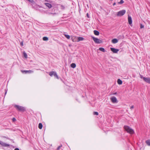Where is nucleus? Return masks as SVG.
<instances>
[{
    "mask_svg": "<svg viewBox=\"0 0 150 150\" xmlns=\"http://www.w3.org/2000/svg\"><path fill=\"white\" fill-rule=\"evenodd\" d=\"M124 128L125 130L128 133L130 134H133L134 132V131L132 129L130 128L129 126H125L124 127Z\"/></svg>",
    "mask_w": 150,
    "mask_h": 150,
    "instance_id": "1",
    "label": "nucleus"
},
{
    "mask_svg": "<svg viewBox=\"0 0 150 150\" xmlns=\"http://www.w3.org/2000/svg\"><path fill=\"white\" fill-rule=\"evenodd\" d=\"M14 106L18 111H23L25 110V108L23 107L17 105H15Z\"/></svg>",
    "mask_w": 150,
    "mask_h": 150,
    "instance_id": "2",
    "label": "nucleus"
},
{
    "mask_svg": "<svg viewBox=\"0 0 150 150\" xmlns=\"http://www.w3.org/2000/svg\"><path fill=\"white\" fill-rule=\"evenodd\" d=\"M126 11L125 10H122L117 13V16H123L125 13Z\"/></svg>",
    "mask_w": 150,
    "mask_h": 150,
    "instance_id": "3",
    "label": "nucleus"
},
{
    "mask_svg": "<svg viewBox=\"0 0 150 150\" xmlns=\"http://www.w3.org/2000/svg\"><path fill=\"white\" fill-rule=\"evenodd\" d=\"M92 38L94 42L96 43L99 44L102 42V41L100 39H99L93 37H92Z\"/></svg>",
    "mask_w": 150,
    "mask_h": 150,
    "instance_id": "4",
    "label": "nucleus"
},
{
    "mask_svg": "<svg viewBox=\"0 0 150 150\" xmlns=\"http://www.w3.org/2000/svg\"><path fill=\"white\" fill-rule=\"evenodd\" d=\"M0 144L2 146L5 147H9L10 146L9 144H6L1 141H0Z\"/></svg>",
    "mask_w": 150,
    "mask_h": 150,
    "instance_id": "5",
    "label": "nucleus"
},
{
    "mask_svg": "<svg viewBox=\"0 0 150 150\" xmlns=\"http://www.w3.org/2000/svg\"><path fill=\"white\" fill-rule=\"evenodd\" d=\"M49 75L51 76H52L53 75H54L55 77H56L57 79H59V77L57 75V73L56 72L52 71L51 72H50V74Z\"/></svg>",
    "mask_w": 150,
    "mask_h": 150,
    "instance_id": "6",
    "label": "nucleus"
},
{
    "mask_svg": "<svg viewBox=\"0 0 150 150\" xmlns=\"http://www.w3.org/2000/svg\"><path fill=\"white\" fill-rule=\"evenodd\" d=\"M110 100L113 103H117L118 101L117 100V98L115 97L114 96H113L112 97H111L110 98Z\"/></svg>",
    "mask_w": 150,
    "mask_h": 150,
    "instance_id": "7",
    "label": "nucleus"
},
{
    "mask_svg": "<svg viewBox=\"0 0 150 150\" xmlns=\"http://www.w3.org/2000/svg\"><path fill=\"white\" fill-rule=\"evenodd\" d=\"M110 50L113 53H117V52L119 51V49H115V48H111Z\"/></svg>",
    "mask_w": 150,
    "mask_h": 150,
    "instance_id": "8",
    "label": "nucleus"
},
{
    "mask_svg": "<svg viewBox=\"0 0 150 150\" xmlns=\"http://www.w3.org/2000/svg\"><path fill=\"white\" fill-rule=\"evenodd\" d=\"M21 72L23 73H32L33 72V71L32 70H21Z\"/></svg>",
    "mask_w": 150,
    "mask_h": 150,
    "instance_id": "9",
    "label": "nucleus"
},
{
    "mask_svg": "<svg viewBox=\"0 0 150 150\" xmlns=\"http://www.w3.org/2000/svg\"><path fill=\"white\" fill-rule=\"evenodd\" d=\"M128 21L129 25H131L132 23V19L130 16H128Z\"/></svg>",
    "mask_w": 150,
    "mask_h": 150,
    "instance_id": "10",
    "label": "nucleus"
},
{
    "mask_svg": "<svg viewBox=\"0 0 150 150\" xmlns=\"http://www.w3.org/2000/svg\"><path fill=\"white\" fill-rule=\"evenodd\" d=\"M144 81L146 82L150 83V78H144Z\"/></svg>",
    "mask_w": 150,
    "mask_h": 150,
    "instance_id": "11",
    "label": "nucleus"
},
{
    "mask_svg": "<svg viewBox=\"0 0 150 150\" xmlns=\"http://www.w3.org/2000/svg\"><path fill=\"white\" fill-rule=\"evenodd\" d=\"M44 4L49 8H51L52 6L49 3H45Z\"/></svg>",
    "mask_w": 150,
    "mask_h": 150,
    "instance_id": "12",
    "label": "nucleus"
},
{
    "mask_svg": "<svg viewBox=\"0 0 150 150\" xmlns=\"http://www.w3.org/2000/svg\"><path fill=\"white\" fill-rule=\"evenodd\" d=\"M77 42L83 40L84 39L83 38L81 37H77Z\"/></svg>",
    "mask_w": 150,
    "mask_h": 150,
    "instance_id": "13",
    "label": "nucleus"
},
{
    "mask_svg": "<svg viewBox=\"0 0 150 150\" xmlns=\"http://www.w3.org/2000/svg\"><path fill=\"white\" fill-rule=\"evenodd\" d=\"M118 42V40L116 39H114L112 40V42L113 44L117 43Z\"/></svg>",
    "mask_w": 150,
    "mask_h": 150,
    "instance_id": "14",
    "label": "nucleus"
},
{
    "mask_svg": "<svg viewBox=\"0 0 150 150\" xmlns=\"http://www.w3.org/2000/svg\"><path fill=\"white\" fill-rule=\"evenodd\" d=\"M77 38V37L74 36H71V39L72 41L74 42H76V38Z\"/></svg>",
    "mask_w": 150,
    "mask_h": 150,
    "instance_id": "15",
    "label": "nucleus"
},
{
    "mask_svg": "<svg viewBox=\"0 0 150 150\" xmlns=\"http://www.w3.org/2000/svg\"><path fill=\"white\" fill-rule=\"evenodd\" d=\"M94 33L95 35H98L99 34V32L96 30H95L94 31Z\"/></svg>",
    "mask_w": 150,
    "mask_h": 150,
    "instance_id": "16",
    "label": "nucleus"
},
{
    "mask_svg": "<svg viewBox=\"0 0 150 150\" xmlns=\"http://www.w3.org/2000/svg\"><path fill=\"white\" fill-rule=\"evenodd\" d=\"M117 82L120 85L122 84V81L120 79H118L117 80Z\"/></svg>",
    "mask_w": 150,
    "mask_h": 150,
    "instance_id": "17",
    "label": "nucleus"
},
{
    "mask_svg": "<svg viewBox=\"0 0 150 150\" xmlns=\"http://www.w3.org/2000/svg\"><path fill=\"white\" fill-rule=\"evenodd\" d=\"M42 123H39L38 125V127L39 128L41 129H42Z\"/></svg>",
    "mask_w": 150,
    "mask_h": 150,
    "instance_id": "18",
    "label": "nucleus"
},
{
    "mask_svg": "<svg viewBox=\"0 0 150 150\" xmlns=\"http://www.w3.org/2000/svg\"><path fill=\"white\" fill-rule=\"evenodd\" d=\"M71 66L73 68H75L76 67V65L75 63H72L71 64Z\"/></svg>",
    "mask_w": 150,
    "mask_h": 150,
    "instance_id": "19",
    "label": "nucleus"
},
{
    "mask_svg": "<svg viewBox=\"0 0 150 150\" xmlns=\"http://www.w3.org/2000/svg\"><path fill=\"white\" fill-rule=\"evenodd\" d=\"M99 50L100 51H101L103 52H105V49L103 47H100L99 48Z\"/></svg>",
    "mask_w": 150,
    "mask_h": 150,
    "instance_id": "20",
    "label": "nucleus"
},
{
    "mask_svg": "<svg viewBox=\"0 0 150 150\" xmlns=\"http://www.w3.org/2000/svg\"><path fill=\"white\" fill-rule=\"evenodd\" d=\"M64 36L67 39H69L70 38V36L66 34H64Z\"/></svg>",
    "mask_w": 150,
    "mask_h": 150,
    "instance_id": "21",
    "label": "nucleus"
},
{
    "mask_svg": "<svg viewBox=\"0 0 150 150\" xmlns=\"http://www.w3.org/2000/svg\"><path fill=\"white\" fill-rule=\"evenodd\" d=\"M43 40L44 41H47L48 40V39L47 37H44L43 38Z\"/></svg>",
    "mask_w": 150,
    "mask_h": 150,
    "instance_id": "22",
    "label": "nucleus"
},
{
    "mask_svg": "<svg viewBox=\"0 0 150 150\" xmlns=\"http://www.w3.org/2000/svg\"><path fill=\"white\" fill-rule=\"evenodd\" d=\"M23 54L24 56L25 57V58H27V54L25 52H24L23 53Z\"/></svg>",
    "mask_w": 150,
    "mask_h": 150,
    "instance_id": "23",
    "label": "nucleus"
},
{
    "mask_svg": "<svg viewBox=\"0 0 150 150\" xmlns=\"http://www.w3.org/2000/svg\"><path fill=\"white\" fill-rule=\"evenodd\" d=\"M146 143L149 146H150V140H148L146 141Z\"/></svg>",
    "mask_w": 150,
    "mask_h": 150,
    "instance_id": "24",
    "label": "nucleus"
},
{
    "mask_svg": "<svg viewBox=\"0 0 150 150\" xmlns=\"http://www.w3.org/2000/svg\"><path fill=\"white\" fill-rule=\"evenodd\" d=\"M124 2V1L123 0H121L120 1L118 2V4H122Z\"/></svg>",
    "mask_w": 150,
    "mask_h": 150,
    "instance_id": "25",
    "label": "nucleus"
},
{
    "mask_svg": "<svg viewBox=\"0 0 150 150\" xmlns=\"http://www.w3.org/2000/svg\"><path fill=\"white\" fill-rule=\"evenodd\" d=\"M93 114L94 115H98V112H93Z\"/></svg>",
    "mask_w": 150,
    "mask_h": 150,
    "instance_id": "26",
    "label": "nucleus"
},
{
    "mask_svg": "<svg viewBox=\"0 0 150 150\" xmlns=\"http://www.w3.org/2000/svg\"><path fill=\"white\" fill-rule=\"evenodd\" d=\"M61 8L62 9H64L65 8V7L61 5Z\"/></svg>",
    "mask_w": 150,
    "mask_h": 150,
    "instance_id": "27",
    "label": "nucleus"
},
{
    "mask_svg": "<svg viewBox=\"0 0 150 150\" xmlns=\"http://www.w3.org/2000/svg\"><path fill=\"white\" fill-rule=\"evenodd\" d=\"M140 78L141 79H143L144 80V78H146V77H144L140 75Z\"/></svg>",
    "mask_w": 150,
    "mask_h": 150,
    "instance_id": "28",
    "label": "nucleus"
},
{
    "mask_svg": "<svg viewBox=\"0 0 150 150\" xmlns=\"http://www.w3.org/2000/svg\"><path fill=\"white\" fill-rule=\"evenodd\" d=\"M28 1H29L31 2V3H34V1H33V0H27Z\"/></svg>",
    "mask_w": 150,
    "mask_h": 150,
    "instance_id": "29",
    "label": "nucleus"
},
{
    "mask_svg": "<svg viewBox=\"0 0 150 150\" xmlns=\"http://www.w3.org/2000/svg\"><path fill=\"white\" fill-rule=\"evenodd\" d=\"M144 26L142 24H141L140 25V28H144Z\"/></svg>",
    "mask_w": 150,
    "mask_h": 150,
    "instance_id": "30",
    "label": "nucleus"
},
{
    "mask_svg": "<svg viewBox=\"0 0 150 150\" xmlns=\"http://www.w3.org/2000/svg\"><path fill=\"white\" fill-rule=\"evenodd\" d=\"M20 44L22 46H23V41H22V42H21Z\"/></svg>",
    "mask_w": 150,
    "mask_h": 150,
    "instance_id": "31",
    "label": "nucleus"
},
{
    "mask_svg": "<svg viewBox=\"0 0 150 150\" xmlns=\"http://www.w3.org/2000/svg\"><path fill=\"white\" fill-rule=\"evenodd\" d=\"M12 120L13 121H14L16 120V119L15 118H13L12 119Z\"/></svg>",
    "mask_w": 150,
    "mask_h": 150,
    "instance_id": "32",
    "label": "nucleus"
},
{
    "mask_svg": "<svg viewBox=\"0 0 150 150\" xmlns=\"http://www.w3.org/2000/svg\"><path fill=\"white\" fill-rule=\"evenodd\" d=\"M134 108V106L133 105H132V106H131V107L130 108V109H133V108Z\"/></svg>",
    "mask_w": 150,
    "mask_h": 150,
    "instance_id": "33",
    "label": "nucleus"
},
{
    "mask_svg": "<svg viewBox=\"0 0 150 150\" xmlns=\"http://www.w3.org/2000/svg\"><path fill=\"white\" fill-rule=\"evenodd\" d=\"M61 147V146H58L57 148V150H59V149L60 148V147Z\"/></svg>",
    "mask_w": 150,
    "mask_h": 150,
    "instance_id": "34",
    "label": "nucleus"
},
{
    "mask_svg": "<svg viewBox=\"0 0 150 150\" xmlns=\"http://www.w3.org/2000/svg\"><path fill=\"white\" fill-rule=\"evenodd\" d=\"M87 16L88 18H89V15L88 13H87Z\"/></svg>",
    "mask_w": 150,
    "mask_h": 150,
    "instance_id": "35",
    "label": "nucleus"
},
{
    "mask_svg": "<svg viewBox=\"0 0 150 150\" xmlns=\"http://www.w3.org/2000/svg\"><path fill=\"white\" fill-rule=\"evenodd\" d=\"M14 150H19V149L18 148H15V149H14Z\"/></svg>",
    "mask_w": 150,
    "mask_h": 150,
    "instance_id": "36",
    "label": "nucleus"
},
{
    "mask_svg": "<svg viewBox=\"0 0 150 150\" xmlns=\"http://www.w3.org/2000/svg\"><path fill=\"white\" fill-rule=\"evenodd\" d=\"M115 4H116L115 3H114L113 4V5H114H114H115Z\"/></svg>",
    "mask_w": 150,
    "mask_h": 150,
    "instance_id": "37",
    "label": "nucleus"
},
{
    "mask_svg": "<svg viewBox=\"0 0 150 150\" xmlns=\"http://www.w3.org/2000/svg\"><path fill=\"white\" fill-rule=\"evenodd\" d=\"M49 14H52L53 13H49Z\"/></svg>",
    "mask_w": 150,
    "mask_h": 150,
    "instance_id": "38",
    "label": "nucleus"
},
{
    "mask_svg": "<svg viewBox=\"0 0 150 150\" xmlns=\"http://www.w3.org/2000/svg\"><path fill=\"white\" fill-rule=\"evenodd\" d=\"M6 93H7V91L6 90V91L5 92V95L6 94Z\"/></svg>",
    "mask_w": 150,
    "mask_h": 150,
    "instance_id": "39",
    "label": "nucleus"
},
{
    "mask_svg": "<svg viewBox=\"0 0 150 150\" xmlns=\"http://www.w3.org/2000/svg\"><path fill=\"white\" fill-rule=\"evenodd\" d=\"M116 93H115L114 94V95H115V94H116Z\"/></svg>",
    "mask_w": 150,
    "mask_h": 150,
    "instance_id": "40",
    "label": "nucleus"
}]
</instances>
